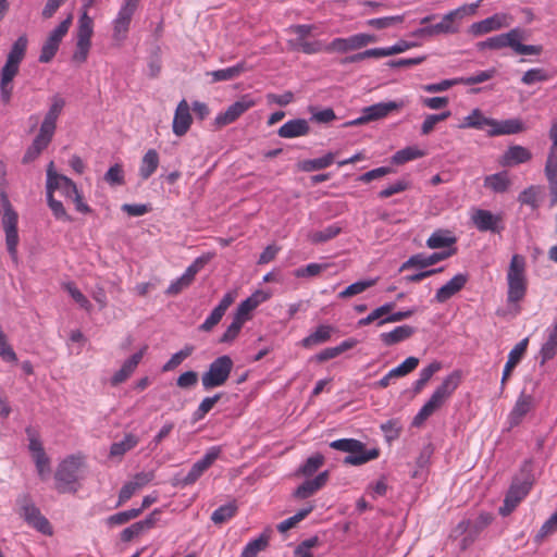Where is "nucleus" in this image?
<instances>
[{"instance_id": "nucleus-45", "label": "nucleus", "mask_w": 557, "mask_h": 557, "mask_svg": "<svg viewBox=\"0 0 557 557\" xmlns=\"http://www.w3.org/2000/svg\"><path fill=\"white\" fill-rule=\"evenodd\" d=\"M237 509L238 507L235 502L227 503L212 512L211 520L214 524H222L233 518Z\"/></svg>"}, {"instance_id": "nucleus-13", "label": "nucleus", "mask_w": 557, "mask_h": 557, "mask_svg": "<svg viewBox=\"0 0 557 557\" xmlns=\"http://www.w3.org/2000/svg\"><path fill=\"white\" fill-rule=\"evenodd\" d=\"M255 104L256 101L250 98V96L244 95L239 100L232 103L224 112L220 113L214 119V125L218 128H221L232 124Z\"/></svg>"}, {"instance_id": "nucleus-26", "label": "nucleus", "mask_w": 557, "mask_h": 557, "mask_svg": "<svg viewBox=\"0 0 557 557\" xmlns=\"http://www.w3.org/2000/svg\"><path fill=\"white\" fill-rule=\"evenodd\" d=\"M529 339L524 338L520 341L509 352L507 362L504 367L502 376V387L504 388L506 382L509 380L513 369L520 362L528 348Z\"/></svg>"}, {"instance_id": "nucleus-52", "label": "nucleus", "mask_w": 557, "mask_h": 557, "mask_svg": "<svg viewBox=\"0 0 557 557\" xmlns=\"http://www.w3.org/2000/svg\"><path fill=\"white\" fill-rule=\"evenodd\" d=\"M194 351V346L186 345L183 349L175 352L168 362H165L162 367V371L168 372L174 370L178 367L187 357H189Z\"/></svg>"}, {"instance_id": "nucleus-14", "label": "nucleus", "mask_w": 557, "mask_h": 557, "mask_svg": "<svg viewBox=\"0 0 557 557\" xmlns=\"http://www.w3.org/2000/svg\"><path fill=\"white\" fill-rule=\"evenodd\" d=\"M512 22V17L507 13H496L485 20L473 23L469 33L473 36H482L487 33L508 27Z\"/></svg>"}, {"instance_id": "nucleus-25", "label": "nucleus", "mask_w": 557, "mask_h": 557, "mask_svg": "<svg viewBox=\"0 0 557 557\" xmlns=\"http://www.w3.org/2000/svg\"><path fill=\"white\" fill-rule=\"evenodd\" d=\"M494 119L485 116L480 109H473L467 116L462 119L458 127L462 129L474 128L487 132L488 128H494Z\"/></svg>"}, {"instance_id": "nucleus-41", "label": "nucleus", "mask_w": 557, "mask_h": 557, "mask_svg": "<svg viewBox=\"0 0 557 557\" xmlns=\"http://www.w3.org/2000/svg\"><path fill=\"white\" fill-rule=\"evenodd\" d=\"M510 185V181L506 172H499L488 175L484 180V186L495 193H505Z\"/></svg>"}, {"instance_id": "nucleus-8", "label": "nucleus", "mask_w": 557, "mask_h": 557, "mask_svg": "<svg viewBox=\"0 0 557 557\" xmlns=\"http://www.w3.org/2000/svg\"><path fill=\"white\" fill-rule=\"evenodd\" d=\"M81 465V457L70 456L58 466L54 479L55 488L59 493L76 492L75 483L78 479L77 472Z\"/></svg>"}, {"instance_id": "nucleus-38", "label": "nucleus", "mask_w": 557, "mask_h": 557, "mask_svg": "<svg viewBox=\"0 0 557 557\" xmlns=\"http://www.w3.org/2000/svg\"><path fill=\"white\" fill-rule=\"evenodd\" d=\"M335 329L331 325H319L317 330L301 341L306 348L327 342Z\"/></svg>"}, {"instance_id": "nucleus-36", "label": "nucleus", "mask_w": 557, "mask_h": 557, "mask_svg": "<svg viewBox=\"0 0 557 557\" xmlns=\"http://www.w3.org/2000/svg\"><path fill=\"white\" fill-rule=\"evenodd\" d=\"M159 162L160 159L157 150L149 149L141 159L139 168V176L141 177V180H148L158 169Z\"/></svg>"}, {"instance_id": "nucleus-53", "label": "nucleus", "mask_w": 557, "mask_h": 557, "mask_svg": "<svg viewBox=\"0 0 557 557\" xmlns=\"http://www.w3.org/2000/svg\"><path fill=\"white\" fill-rule=\"evenodd\" d=\"M313 510V506L310 505L306 508L300 509L296 515L289 517L288 519L282 521L277 524V530L281 533L288 531L289 529L296 527L298 522L304 520L311 511Z\"/></svg>"}, {"instance_id": "nucleus-39", "label": "nucleus", "mask_w": 557, "mask_h": 557, "mask_svg": "<svg viewBox=\"0 0 557 557\" xmlns=\"http://www.w3.org/2000/svg\"><path fill=\"white\" fill-rule=\"evenodd\" d=\"M334 162V153L329 152L318 159L304 160L298 163V169L304 172H312L325 169Z\"/></svg>"}, {"instance_id": "nucleus-16", "label": "nucleus", "mask_w": 557, "mask_h": 557, "mask_svg": "<svg viewBox=\"0 0 557 557\" xmlns=\"http://www.w3.org/2000/svg\"><path fill=\"white\" fill-rule=\"evenodd\" d=\"M534 407V397L525 392H521L508 414L509 428L512 429L518 426L522 422L523 418L532 411Z\"/></svg>"}, {"instance_id": "nucleus-27", "label": "nucleus", "mask_w": 557, "mask_h": 557, "mask_svg": "<svg viewBox=\"0 0 557 557\" xmlns=\"http://www.w3.org/2000/svg\"><path fill=\"white\" fill-rule=\"evenodd\" d=\"M329 480V471L320 472L314 479L307 480L301 483L293 493V496L299 499H305L313 495L317 491L322 488Z\"/></svg>"}, {"instance_id": "nucleus-44", "label": "nucleus", "mask_w": 557, "mask_h": 557, "mask_svg": "<svg viewBox=\"0 0 557 557\" xmlns=\"http://www.w3.org/2000/svg\"><path fill=\"white\" fill-rule=\"evenodd\" d=\"M324 456L317 453L305 461V463L297 470V474L311 476L324 465Z\"/></svg>"}, {"instance_id": "nucleus-46", "label": "nucleus", "mask_w": 557, "mask_h": 557, "mask_svg": "<svg viewBox=\"0 0 557 557\" xmlns=\"http://www.w3.org/2000/svg\"><path fill=\"white\" fill-rule=\"evenodd\" d=\"M542 191L540 185H531L520 193L518 200L521 205L530 206L532 209L540 207L539 198Z\"/></svg>"}, {"instance_id": "nucleus-31", "label": "nucleus", "mask_w": 557, "mask_h": 557, "mask_svg": "<svg viewBox=\"0 0 557 557\" xmlns=\"http://www.w3.org/2000/svg\"><path fill=\"white\" fill-rule=\"evenodd\" d=\"M269 295L262 290L255 292L251 296L243 300L235 312L236 318L244 319L246 322L249 319V313L255 310L261 302L265 301Z\"/></svg>"}, {"instance_id": "nucleus-22", "label": "nucleus", "mask_w": 557, "mask_h": 557, "mask_svg": "<svg viewBox=\"0 0 557 557\" xmlns=\"http://www.w3.org/2000/svg\"><path fill=\"white\" fill-rule=\"evenodd\" d=\"M159 510H153L149 513L144 520L133 523L128 528H125L121 532V541L122 542H131L133 539L141 535L147 530L153 528L158 520Z\"/></svg>"}, {"instance_id": "nucleus-61", "label": "nucleus", "mask_w": 557, "mask_h": 557, "mask_svg": "<svg viewBox=\"0 0 557 557\" xmlns=\"http://www.w3.org/2000/svg\"><path fill=\"white\" fill-rule=\"evenodd\" d=\"M64 288L82 308H84L86 311L91 310V304L86 298V296L75 286L74 283L69 282L64 284Z\"/></svg>"}, {"instance_id": "nucleus-28", "label": "nucleus", "mask_w": 557, "mask_h": 557, "mask_svg": "<svg viewBox=\"0 0 557 557\" xmlns=\"http://www.w3.org/2000/svg\"><path fill=\"white\" fill-rule=\"evenodd\" d=\"M52 137V135H48V133H44L39 129V133L34 138L32 145L27 148L22 162L27 164L36 160L39 154L49 146Z\"/></svg>"}, {"instance_id": "nucleus-7", "label": "nucleus", "mask_w": 557, "mask_h": 557, "mask_svg": "<svg viewBox=\"0 0 557 557\" xmlns=\"http://www.w3.org/2000/svg\"><path fill=\"white\" fill-rule=\"evenodd\" d=\"M234 362L227 355L215 358L208 370L201 375V384L206 391L222 386L226 383L233 370Z\"/></svg>"}, {"instance_id": "nucleus-20", "label": "nucleus", "mask_w": 557, "mask_h": 557, "mask_svg": "<svg viewBox=\"0 0 557 557\" xmlns=\"http://www.w3.org/2000/svg\"><path fill=\"white\" fill-rule=\"evenodd\" d=\"M502 216L495 215L488 210L478 209L472 214V222L475 227L481 232H495L499 233L504 226L502 224Z\"/></svg>"}, {"instance_id": "nucleus-10", "label": "nucleus", "mask_w": 557, "mask_h": 557, "mask_svg": "<svg viewBox=\"0 0 557 557\" xmlns=\"http://www.w3.org/2000/svg\"><path fill=\"white\" fill-rule=\"evenodd\" d=\"M47 194L53 195L55 190H59L62 196L66 199L72 198L73 194L76 193V184L65 175L58 174L54 171V164L51 161L47 169Z\"/></svg>"}, {"instance_id": "nucleus-30", "label": "nucleus", "mask_w": 557, "mask_h": 557, "mask_svg": "<svg viewBox=\"0 0 557 557\" xmlns=\"http://www.w3.org/2000/svg\"><path fill=\"white\" fill-rule=\"evenodd\" d=\"M145 349L146 347L124 361L121 369L116 371L114 375L111 377V384L113 386H116L125 382L132 375L140 360L143 359Z\"/></svg>"}, {"instance_id": "nucleus-55", "label": "nucleus", "mask_w": 557, "mask_h": 557, "mask_svg": "<svg viewBox=\"0 0 557 557\" xmlns=\"http://www.w3.org/2000/svg\"><path fill=\"white\" fill-rule=\"evenodd\" d=\"M60 44L61 42H59L58 40L48 37L41 47V51L38 59L39 62L49 63L57 54Z\"/></svg>"}, {"instance_id": "nucleus-40", "label": "nucleus", "mask_w": 557, "mask_h": 557, "mask_svg": "<svg viewBox=\"0 0 557 557\" xmlns=\"http://www.w3.org/2000/svg\"><path fill=\"white\" fill-rule=\"evenodd\" d=\"M139 440L136 435L128 433L124 436V438L120 442H115L110 447V456L111 457H122L127 451L133 449L137 444Z\"/></svg>"}, {"instance_id": "nucleus-47", "label": "nucleus", "mask_w": 557, "mask_h": 557, "mask_svg": "<svg viewBox=\"0 0 557 557\" xmlns=\"http://www.w3.org/2000/svg\"><path fill=\"white\" fill-rule=\"evenodd\" d=\"M423 156H424V151H422L421 149H419L417 147L410 146V147H406V148L397 151L392 158V163L401 165L409 161L419 159Z\"/></svg>"}, {"instance_id": "nucleus-11", "label": "nucleus", "mask_w": 557, "mask_h": 557, "mask_svg": "<svg viewBox=\"0 0 557 557\" xmlns=\"http://www.w3.org/2000/svg\"><path fill=\"white\" fill-rule=\"evenodd\" d=\"M219 449L211 448L200 460L193 465L190 471L184 478L175 476L173 485L187 486L194 484L219 457Z\"/></svg>"}, {"instance_id": "nucleus-50", "label": "nucleus", "mask_w": 557, "mask_h": 557, "mask_svg": "<svg viewBox=\"0 0 557 557\" xmlns=\"http://www.w3.org/2000/svg\"><path fill=\"white\" fill-rule=\"evenodd\" d=\"M418 364L419 359L417 357H408L404 362H401L398 367L392 369L385 375V381L387 379L405 376L408 373L412 372L418 367Z\"/></svg>"}, {"instance_id": "nucleus-60", "label": "nucleus", "mask_w": 557, "mask_h": 557, "mask_svg": "<svg viewBox=\"0 0 557 557\" xmlns=\"http://www.w3.org/2000/svg\"><path fill=\"white\" fill-rule=\"evenodd\" d=\"M222 394L218 393L211 397L202 399L196 411L194 412L195 420H201L213 408V406L221 399Z\"/></svg>"}, {"instance_id": "nucleus-12", "label": "nucleus", "mask_w": 557, "mask_h": 557, "mask_svg": "<svg viewBox=\"0 0 557 557\" xmlns=\"http://www.w3.org/2000/svg\"><path fill=\"white\" fill-rule=\"evenodd\" d=\"M22 517L25 521L35 528L37 531L46 535L52 534L50 522L40 513V510L32 503V500L24 496L21 503Z\"/></svg>"}, {"instance_id": "nucleus-15", "label": "nucleus", "mask_w": 557, "mask_h": 557, "mask_svg": "<svg viewBox=\"0 0 557 557\" xmlns=\"http://www.w3.org/2000/svg\"><path fill=\"white\" fill-rule=\"evenodd\" d=\"M493 517L490 513H481L475 521L462 520L457 530L462 533H467V535L462 540V548H467L470 544H472L476 536L492 522Z\"/></svg>"}, {"instance_id": "nucleus-29", "label": "nucleus", "mask_w": 557, "mask_h": 557, "mask_svg": "<svg viewBox=\"0 0 557 557\" xmlns=\"http://www.w3.org/2000/svg\"><path fill=\"white\" fill-rule=\"evenodd\" d=\"M310 132V126L307 120L305 119H294L289 120L285 124H283L277 134L282 138H294L299 136H306Z\"/></svg>"}, {"instance_id": "nucleus-3", "label": "nucleus", "mask_w": 557, "mask_h": 557, "mask_svg": "<svg viewBox=\"0 0 557 557\" xmlns=\"http://www.w3.org/2000/svg\"><path fill=\"white\" fill-rule=\"evenodd\" d=\"M507 301L517 304L521 301L528 290L527 260L522 255L515 253L511 257L507 270Z\"/></svg>"}, {"instance_id": "nucleus-34", "label": "nucleus", "mask_w": 557, "mask_h": 557, "mask_svg": "<svg viewBox=\"0 0 557 557\" xmlns=\"http://www.w3.org/2000/svg\"><path fill=\"white\" fill-rule=\"evenodd\" d=\"M457 239L449 230H436L426 240L430 249L449 248L456 244Z\"/></svg>"}, {"instance_id": "nucleus-33", "label": "nucleus", "mask_w": 557, "mask_h": 557, "mask_svg": "<svg viewBox=\"0 0 557 557\" xmlns=\"http://www.w3.org/2000/svg\"><path fill=\"white\" fill-rule=\"evenodd\" d=\"M248 70L249 67L247 66V63L242 61L231 67L208 72L207 75L211 76V83H218L236 79Z\"/></svg>"}, {"instance_id": "nucleus-48", "label": "nucleus", "mask_w": 557, "mask_h": 557, "mask_svg": "<svg viewBox=\"0 0 557 557\" xmlns=\"http://www.w3.org/2000/svg\"><path fill=\"white\" fill-rule=\"evenodd\" d=\"M441 363L434 361L430 363L428 367L423 368L419 373V379L413 383L414 393H420L426 383L431 380V377L441 370Z\"/></svg>"}, {"instance_id": "nucleus-17", "label": "nucleus", "mask_w": 557, "mask_h": 557, "mask_svg": "<svg viewBox=\"0 0 557 557\" xmlns=\"http://www.w3.org/2000/svg\"><path fill=\"white\" fill-rule=\"evenodd\" d=\"M544 174L548 183L550 196L549 207L553 208L557 205V148H549Z\"/></svg>"}, {"instance_id": "nucleus-18", "label": "nucleus", "mask_w": 557, "mask_h": 557, "mask_svg": "<svg viewBox=\"0 0 557 557\" xmlns=\"http://www.w3.org/2000/svg\"><path fill=\"white\" fill-rule=\"evenodd\" d=\"M469 275L467 273H458L441 288L436 290L434 300L438 304H444L453 296L459 293L468 283Z\"/></svg>"}, {"instance_id": "nucleus-6", "label": "nucleus", "mask_w": 557, "mask_h": 557, "mask_svg": "<svg viewBox=\"0 0 557 557\" xmlns=\"http://www.w3.org/2000/svg\"><path fill=\"white\" fill-rule=\"evenodd\" d=\"M330 447L348 453L343 460L345 465L360 466L380 456L379 448L367 449L362 442L355 438H341L333 441L330 444Z\"/></svg>"}, {"instance_id": "nucleus-24", "label": "nucleus", "mask_w": 557, "mask_h": 557, "mask_svg": "<svg viewBox=\"0 0 557 557\" xmlns=\"http://www.w3.org/2000/svg\"><path fill=\"white\" fill-rule=\"evenodd\" d=\"M234 301V296L232 293H227L221 299L220 304L212 310L210 315L206 319V321L199 326V330L202 332H210L215 325L220 323L226 310Z\"/></svg>"}, {"instance_id": "nucleus-5", "label": "nucleus", "mask_w": 557, "mask_h": 557, "mask_svg": "<svg viewBox=\"0 0 557 557\" xmlns=\"http://www.w3.org/2000/svg\"><path fill=\"white\" fill-rule=\"evenodd\" d=\"M459 385V374L454 372L447 375L442 384L431 395L430 399L422 406L414 417V424H420L440 409L453 395Z\"/></svg>"}, {"instance_id": "nucleus-1", "label": "nucleus", "mask_w": 557, "mask_h": 557, "mask_svg": "<svg viewBox=\"0 0 557 557\" xmlns=\"http://www.w3.org/2000/svg\"><path fill=\"white\" fill-rule=\"evenodd\" d=\"M28 39L26 35L20 36L12 45L4 65L0 71V99L9 104L13 92V79L17 75L20 64L25 58Z\"/></svg>"}, {"instance_id": "nucleus-23", "label": "nucleus", "mask_w": 557, "mask_h": 557, "mask_svg": "<svg viewBox=\"0 0 557 557\" xmlns=\"http://www.w3.org/2000/svg\"><path fill=\"white\" fill-rule=\"evenodd\" d=\"M532 159V152L520 145L508 147L505 153L499 159L502 166H515L518 164L527 163Z\"/></svg>"}, {"instance_id": "nucleus-9", "label": "nucleus", "mask_w": 557, "mask_h": 557, "mask_svg": "<svg viewBox=\"0 0 557 557\" xmlns=\"http://www.w3.org/2000/svg\"><path fill=\"white\" fill-rule=\"evenodd\" d=\"M482 0L475 3L463 4L453 11L445 14L440 23L436 24V28L440 34H455L458 32L457 21H461L466 16L474 15Z\"/></svg>"}, {"instance_id": "nucleus-62", "label": "nucleus", "mask_w": 557, "mask_h": 557, "mask_svg": "<svg viewBox=\"0 0 557 557\" xmlns=\"http://www.w3.org/2000/svg\"><path fill=\"white\" fill-rule=\"evenodd\" d=\"M104 181L111 186L123 185L125 181L122 165H112L104 174Z\"/></svg>"}, {"instance_id": "nucleus-63", "label": "nucleus", "mask_w": 557, "mask_h": 557, "mask_svg": "<svg viewBox=\"0 0 557 557\" xmlns=\"http://www.w3.org/2000/svg\"><path fill=\"white\" fill-rule=\"evenodd\" d=\"M557 354V339L548 335L546 342L543 344L540 356L541 363L544 364L546 361L553 359Z\"/></svg>"}, {"instance_id": "nucleus-42", "label": "nucleus", "mask_w": 557, "mask_h": 557, "mask_svg": "<svg viewBox=\"0 0 557 557\" xmlns=\"http://www.w3.org/2000/svg\"><path fill=\"white\" fill-rule=\"evenodd\" d=\"M414 329L410 325H399L389 332H385V345H395L411 337Z\"/></svg>"}, {"instance_id": "nucleus-32", "label": "nucleus", "mask_w": 557, "mask_h": 557, "mask_svg": "<svg viewBox=\"0 0 557 557\" xmlns=\"http://www.w3.org/2000/svg\"><path fill=\"white\" fill-rule=\"evenodd\" d=\"M524 131V125L519 119H509L505 121L495 120L494 128L487 129V135L491 137L500 135L518 134Z\"/></svg>"}, {"instance_id": "nucleus-21", "label": "nucleus", "mask_w": 557, "mask_h": 557, "mask_svg": "<svg viewBox=\"0 0 557 557\" xmlns=\"http://www.w3.org/2000/svg\"><path fill=\"white\" fill-rule=\"evenodd\" d=\"M193 123V116L190 114V108L185 99H182L175 110L172 129L176 136L185 135Z\"/></svg>"}, {"instance_id": "nucleus-35", "label": "nucleus", "mask_w": 557, "mask_h": 557, "mask_svg": "<svg viewBox=\"0 0 557 557\" xmlns=\"http://www.w3.org/2000/svg\"><path fill=\"white\" fill-rule=\"evenodd\" d=\"M134 14L120 9L117 16L113 21V39L122 41L126 38L132 17Z\"/></svg>"}, {"instance_id": "nucleus-51", "label": "nucleus", "mask_w": 557, "mask_h": 557, "mask_svg": "<svg viewBox=\"0 0 557 557\" xmlns=\"http://www.w3.org/2000/svg\"><path fill=\"white\" fill-rule=\"evenodd\" d=\"M342 232V228L337 225H329L324 230L313 232L309 235V239L313 244L325 243L335 236H337Z\"/></svg>"}, {"instance_id": "nucleus-4", "label": "nucleus", "mask_w": 557, "mask_h": 557, "mask_svg": "<svg viewBox=\"0 0 557 557\" xmlns=\"http://www.w3.org/2000/svg\"><path fill=\"white\" fill-rule=\"evenodd\" d=\"M2 215V227L5 235V247L13 263H18L17 246L20 236L17 232L18 215L9 201L7 194L0 190V213Z\"/></svg>"}, {"instance_id": "nucleus-54", "label": "nucleus", "mask_w": 557, "mask_h": 557, "mask_svg": "<svg viewBox=\"0 0 557 557\" xmlns=\"http://www.w3.org/2000/svg\"><path fill=\"white\" fill-rule=\"evenodd\" d=\"M244 319L233 317L232 323L228 325V327L225 330V332L220 337L219 342L222 344H228L235 341V338L238 336L243 325H244Z\"/></svg>"}, {"instance_id": "nucleus-56", "label": "nucleus", "mask_w": 557, "mask_h": 557, "mask_svg": "<svg viewBox=\"0 0 557 557\" xmlns=\"http://www.w3.org/2000/svg\"><path fill=\"white\" fill-rule=\"evenodd\" d=\"M550 78V75L547 73L546 70L544 69H540V67H536V69H530L528 70L522 78H521V82L524 84V85H533L535 83H540V82H546Z\"/></svg>"}, {"instance_id": "nucleus-19", "label": "nucleus", "mask_w": 557, "mask_h": 557, "mask_svg": "<svg viewBox=\"0 0 557 557\" xmlns=\"http://www.w3.org/2000/svg\"><path fill=\"white\" fill-rule=\"evenodd\" d=\"M65 107V100L60 95L51 97V104L48 112L46 113L44 121L40 125V131L48 133V135H54L57 128V121Z\"/></svg>"}, {"instance_id": "nucleus-49", "label": "nucleus", "mask_w": 557, "mask_h": 557, "mask_svg": "<svg viewBox=\"0 0 557 557\" xmlns=\"http://www.w3.org/2000/svg\"><path fill=\"white\" fill-rule=\"evenodd\" d=\"M92 33V18L84 11L78 20L77 41L91 42Z\"/></svg>"}, {"instance_id": "nucleus-58", "label": "nucleus", "mask_w": 557, "mask_h": 557, "mask_svg": "<svg viewBox=\"0 0 557 557\" xmlns=\"http://www.w3.org/2000/svg\"><path fill=\"white\" fill-rule=\"evenodd\" d=\"M496 75L495 69L480 71L479 73L468 76L459 77L460 85H475L492 79Z\"/></svg>"}, {"instance_id": "nucleus-2", "label": "nucleus", "mask_w": 557, "mask_h": 557, "mask_svg": "<svg viewBox=\"0 0 557 557\" xmlns=\"http://www.w3.org/2000/svg\"><path fill=\"white\" fill-rule=\"evenodd\" d=\"M534 483L531 469V461L527 460L521 467L520 475L512 480V483L506 494L499 513L504 517L510 515L522 499L530 493Z\"/></svg>"}, {"instance_id": "nucleus-64", "label": "nucleus", "mask_w": 557, "mask_h": 557, "mask_svg": "<svg viewBox=\"0 0 557 557\" xmlns=\"http://www.w3.org/2000/svg\"><path fill=\"white\" fill-rule=\"evenodd\" d=\"M503 36L505 47H510L515 52H517L521 45L520 40L523 39V30L520 28H512L508 33L503 34Z\"/></svg>"}, {"instance_id": "nucleus-57", "label": "nucleus", "mask_w": 557, "mask_h": 557, "mask_svg": "<svg viewBox=\"0 0 557 557\" xmlns=\"http://www.w3.org/2000/svg\"><path fill=\"white\" fill-rule=\"evenodd\" d=\"M47 201L55 219L66 222L73 221L72 216L67 214L63 203L57 200L53 195L47 194Z\"/></svg>"}, {"instance_id": "nucleus-37", "label": "nucleus", "mask_w": 557, "mask_h": 557, "mask_svg": "<svg viewBox=\"0 0 557 557\" xmlns=\"http://www.w3.org/2000/svg\"><path fill=\"white\" fill-rule=\"evenodd\" d=\"M271 532L272 530L268 528L258 539L249 542L243 549L240 557H257L258 553L264 550L269 546Z\"/></svg>"}, {"instance_id": "nucleus-43", "label": "nucleus", "mask_w": 557, "mask_h": 557, "mask_svg": "<svg viewBox=\"0 0 557 557\" xmlns=\"http://www.w3.org/2000/svg\"><path fill=\"white\" fill-rule=\"evenodd\" d=\"M379 278L361 280L347 286L338 294L339 298L347 299L366 292L368 288L374 286Z\"/></svg>"}, {"instance_id": "nucleus-59", "label": "nucleus", "mask_w": 557, "mask_h": 557, "mask_svg": "<svg viewBox=\"0 0 557 557\" xmlns=\"http://www.w3.org/2000/svg\"><path fill=\"white\" fill-rule=\"evenodd\" d=\"M450 111H445L440 114L428 115L421 125V133L423 135L430 134L435 128L437 123L447 120L450 116Z\"/></svg>"}]
</instances>
